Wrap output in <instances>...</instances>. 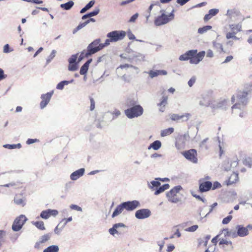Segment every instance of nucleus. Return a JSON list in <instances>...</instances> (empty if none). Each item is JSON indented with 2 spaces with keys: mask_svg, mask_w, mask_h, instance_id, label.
Listing matches in <instances>:
<instances>
[{
  "mask_svg": "<svg viewBox=\"0 0 252 252\" xmlns=\"http://www.w3.org/2000/svg\"><path fill=\"white\" fill-rule=\"evenodd\" d=\"M248 93L246 92H239L236 95V101L232 106L233 113L238 114L242 118L244 116V109L248 103Z\"/></svg>",
  "mask_w": 252,
  "mask_h": 252,
  "instance_id": "nucleus-1",
  "label": "nucleus"
},
{
  "mask_svg": "<svg viewBox=\"0 0 252 252\" xmlns=\"http://www.w3.org/2000/svg\"><path fill=\"white\" fill-rule=\"evenodd\" d=\"M100 41L101 39L100 38H97L88 45L87 48L86 54L87 58H88L102 49L100 44Z\"/></svg>",
  "mask_w": 252,
  "mask_h": 252,
  "instance_id": "nucleus-2",
  "label": "nucleus"
},
{
  "mask_svg": "<svg viewBox=\"0 0 252 252\" xmlns=\"http://www.w3.org/2000/svg\"><path fill=\"white\" fill-rule=\"evenodd\" d=\"M142 107L138 105L130 108H127L125 110V114L129 119H133L141 116L143 113Z\"/></svg>",
  "mask_w": 252,
  "mask_h": 252,
  "instance_id": "nucleus-3",
  "label": "nucleus"
},
{
  "mask_svg": "<svg viewBox=\"0 0 252 252\" xmlns=\"http://www.w3.org/2000/svg\"><path fill=\"white\" fill-rule=\"evenodd\" d=\"M182 187L181 186H177L172 189L166 193V197L168 198L169 201L177 203L180 201V199L177 197V194L181 189Z\"/></svg>",
  "mask_w": 252,
  "mask_h": 252,
  "instance_id": "nucleus-4",
  "label": "nucleus"
},
{
  "mask_svg": "<svg viewBox=\"0 0 252 252\" xmlns=\"http://www.w3.org/2000/svg\"><path fill=\"white\" fill-rule=\"evenodd\" d=\"M126 35V32L124 31H113L107 34V37L112 40V42L123 40Z\"/></svg>",
  "mask_w": 252,
  "mask_h": 252,
  "instance_id": "nucleus-5",
  "label": "nucleus"
},
{
  "mask_svg": "<svg viewBox=\"0 0 252 252\" xmlns=\"http://www.w3.org/2000/svg\"><path fill=\"white\" fill-rule=\"evenodd\" d=\"M189 136L188 133L183 135H179L176 138L175 147L178 150L185 148L186 142L189 140Z\"/></svg>",
  "mask_w": 252,
  "mask_h": 252,
  "instance_id": "nucleus-6",
  "label": "nucleus"
},
{
  "mask_svg": "<svg viewBox=\"0 0 252 252\" xmlns=\"http://www.w3.org/2000/svg\"><path fill=\"white\" fill-rule=\"evenodd\" d=\"M27 220V219L25 215H21L15 220L12 226V230L14 231H19Z\"/></svg>",
  "mask_w": 252,
  "mask_h": 252,
  "instance_id": "nucleus-7",
  "label": "nucleus"
},
{
  "mask_svg": "<svg viewBox=\"0 0 252 252\" xmlns=\"http://www.w3.org/2000/svg\"><path fill=\"white\" fill-rule=\"evenodd\" d=\"M199 104L201 106L209 107L213 104L214 101L211 96L206 94H202L198 98Z\"/></svg>",
  "mask_w": 252,
  "mask_h": 252,
  "instance_id": "nucleus-8",
  "label": "nucleus"
},
{
  "mask_svg": "<svg viewBox=\"0 0 252 252\" xmlns=\"http://www.w3.org/2000/svg\"><path fill=\"white\" fill-rule=\"evenodd\" d=\"M183 156L194 163L197 162V152L195 149H190L183 153Z\"/></svg>",
  "mask_w": 252,
  "mask_h": 252,
  "instance_id": "nucleus-9",
  "label": "nucleus"
},
{
  "mask_svg": "<svg viewBox=\"0 0 252 252\" xmlns=\"http://www.w3.org/2000/svg\"><path fill=\"white\" fill-rule=\"evenodd\" d=\"M53 94L54 91H52L46 94H41V99L42 100L40 103V107L41 109H43L46 107L50 102Z\"/></svg>",
  "mask_w": 252,
  "mask_h": 252,
  "instance_id": "nucleus-10",
  "label": "nucleus"
},
{
  "mask_svg": "<svg viewBox=\"0 0 252 252\" xmlns=\"http://www.w3.org/2000/svg\"><path fill=\"white\" fill-rule=\"evenodd\" d=\"M249 229L252 230V225H248L244 227L242 225H237L236 226V230L237 231V235L239 237H243L249 234Z\"/></svg>",
  "mask_w": 252,
  "mask_h": 252,
  "instance_id": "nucleus-11",
  "label": "nucleus"
},
{
  "mask_svg": "<svg viewBox=\"0 0 252 252\" xmlns=\"http://www.w3.org/2000/svg\"><path fill=\"white\" fill-rule=\"evenodd\" d=\"M151 215V212L148 209H141L135 212V217L139 220H143L149 218Z\"/></svg>",
  "mask_w": 252,
  "mask_h": 252,
  "instance_id": "nucleus-12",
  "label": "nucleus"
},
{
  "mask_svg": "<svg viewBox=\"0 0 252 252\" xmlns=\"http://www.w3.org/2000/svg\"><path fill=\"white\" fill-rule=\"evenodd\" d=\"M78 57V54L72 55L70 58L68 60L69 65L68 66V69L71 71H74L78 69V62H77V59Z\"/></svg>",
  "mask_w": 252,
  "mask_h": 252,
  "instance_id": "nucleus-13",
  "label": "nucleus"
},
{
  "mask_svg": "<svg viewBox=\"0 0 252 252\" xmlns=\"http://www.w3.org/2000/svg\"><path fill=\"white\" fill-rule=\"evenodd\" d=\"M125 209L127 211H132L140 207V203L138 200L127 201L123 202Z\"/></svg>",
  "mask_w": 252,
  "mask_h": 252,
  "instance_id": "nucleus-14",
  "label": "nucleus"
},
{
  "mask_svg": "<svg viewBox=\"0 0 252 252\" xmlns=\"http://www.w3.org/2000/svg\"><path fill=\"white\" fill-rule=\"evenodd\" d=\"M228 103L229 101L225 99L217 102L214 101L213 104L211 105V107L213 111L217 109L226 110L229 106Z\"/></svg>",
  "mask_w": 252,
  "mask_h": 252,
  "instance_id": "nucleus-15",
  "label": "nucleus"
},
{
  "mask_svg": "<svg viewBox=\"0 0 252 252\" xmlns=\"http://www.w3.org/2000/svg\"><path fill=\"white\" fill-rule=\"evenodd\" d=\"M205 55V51H201L198 53H196V54L194 55L193 56H190L189 63L191 64H198L200 61H201Z\"/></svg>",
  "mask_w": 252,
  "mask_h": 252,
  "instance_id": "nucleus-16",
  "label": "nucleus"
},
{
  "mask_svg": "<svg viewBox=\"0 0 252 252\" xmlns=\"http://www.w3.org/2000/svg\"><path fill=\"white\" fill-rule=\"evenodd\" d=\"M170 21V19L168 15L163 13L160 16H158L155 21V24L156 26H159L166 24Z\"/></svg>",
  "mask_w": 252,
  "mask_h": 252,
  "instance_id": "nucleus-17",
  "label": "nucleus"
},
{
  "mask_svg": "<svg viewBox=\"0 0 252 252\" xmlns=\"http://www.w3.org/2000/svg\"><path fill=\"white\" fill-rule=\"evenodd\" d=\"M190 116L189 113H186L185 115H179L178 114H173L171 115L170 118L172 120L175 121L186 122L187 121Z\"/></svg>",
  "mask_w": 252,
  "mask_h": 252,
  "instance_id": "nucleus-18",
  "label": "nucleus"
},
{
  "mask_svg": "<svg viewBox=\"0 0 252 252\" xmlns=\"http://www.w3.org/2000/svg\"><path fill=\"white\" fill-rule=\"evenodd\" d=\"M219 245H222V249L225 251H231L233 248L231 241L223 239L220 240Z\"/></svg>",
  "mask_w": 252,
  "mask_h": 252,
  "instance_id": "nucleus-19",
  "label": "nucleus"
},
{
  "mask_svg": "<svg viewBox=\"0 0 252 252\" xmlns=\"http://www.w3.org/2000/svg\"><path fill=\"white\" fill-rule=\"evenodd\" d=\"M197 52V50H190L186 52L185 54L181 55L179 59L181 61L190 60V56H193L194 55L196 54Z\"/></svg>",
  "mask_w": 252,
  "mask_h": 252,
  "instance_id": "nucleus-20",
  "label": "nucleus"
},
{
  "mask_svg": "<svg viewBox=\"0 0 252 252\" xmlns=\"http://www.w3.org/2000/svg\"><path fill=\"white\" fill-rule=\"evenodd\" d=\"M212 187V183L210 181H204L200 183L199 184V191L201 192H206L209 191Z\"/></svg>",
  "mask_w": 252,
  "mask_h": 252,
  "instance_id": "nucleus-21",
  "label": "nucleus"
},
{
  "mask_svg": "<svg viewBox=\"0 0 252 252\" xmlns=\"http://www.w3.org/2000/svg\"><path fill=\"white\" fill-rule=\"evenodd\" d=\"M84 173L85 169L83 168H80L72 173L70 176V178L71 180L75 181L82 177L84 174Z\"/></svg>",
  "mask_w": 252,
  "mask_h": 252,
  "instance_id": "nucleus-22",
  "label": "nucleus"
},
{
  "mask_svg": "<svg viewBox=\"0 0 252 252\" xmlns=\"http://www.w3.org/2000/svg\"><path fill=\"white\" fill-rule=\"evenodd\" d=\"M168 96L163 95L160 101L158 104V106L159 107V111L163 112L165 110V106L167 104Z\"/></svg>",
  "mask_w": 252,
  "mask_h": 252,
  "instance_id": "nucleus-23",
  "label": "nucleus"
},
{
  "mask_svg": "<svg viewBox=\"0 0 252 252\" xmlns=\"http://www.w3.org/2000/svg\"><path fill=\"white\" fill-rule=\"evenodd\" d=\"M238 179V174L234 172L230 175L228 179L225 181V183L227 186L231 185L236 183Z\"/></svg>",
  "mask_w": 252,
  "mask_h": 252,
  "instance_id": "nucleus-24",
  "label": "nucleus"
},
{
  "mask_svg": "<svg viewBox=\"0 0 252 252\" xmlns=\"http://www.w3.org/2000/svg\"><path fill=\"white\" fill-rule=\"evenodd\" d=\"M219 12V10L217 8H213L209 10L208 13L205 15L204 20L205 21L209 20L212 17L216 15Z\"/></svg>",
  "mask_w": 252,
  "mask_h": 252,
  "instance_id": "nucleus-25",
  "label": "nucleus"
},
{
  "mask_svg": "<svg viewBox=\"0 0 252 252\" xmlns=\"http://www.w3.org/2000/svg\"><path fill=\"white\" fill-rule=\"evenodd\" d=\"M124 209H125V207L123 202L116 207L112 215V218H114L121 214Z\"/></svg>",
  "mask_w": 252,
  "mask_h": 252,
  "instance_id": "nucleus-26",
  "label": "nucleus"
},
{
  "mask_svg": "<svg viewBox=\"0 0 252 252\" xmlns=\"http://www.w3.org/2000/svg\"><path fill=\"white\" fill-rule=\"evenodd\" d=\"M92 62V59L88 60L81 67L80 70V73L81 75H86L88 72L90 64Z\"/></svg>",
  "mask_w": 252,
  "mask_h": 252,
  "instance_id": "nucleus-27",
  "label": "nucleus"
},
{
  "mask_svg": "<svg viewBox=\"0 0 252 252\" xmlns=\"http://www.w3.org/2000/svg\"><path fill=\"white\" fill-rule=\"evenodd\" d=\"M169 185L168 184H165L162 186H159L157 189H156L155 192V195H158L160 193L163 192L164 190L169 188Z\"/></svg>",
  "mask_w": 252,
  "mask_h": 252,
  "instance_id": "nucleus-28",
  "label": "nucleus"
},
{
  "mask_svg": "<svg viewBox=\"0 0 252 252\" xmlns=\"http://www.w3.org/2000/svg\"><path fill=\"white\" fill-rule=\"evenodd\" d=\"M145 55L140 53H135L132 57L133 60L135 59L136 62H141L145 61Z\"/></svg>",
  "mask_w": 252,
  "mask_h": 252,
  "instance_id": "nucleus-29",
  "label": "nucleus"
},
{
  "mask_svg": "<svg viewBox=\"0 0 252 252\" xmlns=\"http://www.w3.org/2000/svg\"><path fill=\"white\" fill-rule=\"evenodd\" d=\"M161 146V143L160 141L156 140L150 144L148 147V149L152 148L155 150H158Z\"/></svg>",
  "mask_w": 252,
  "mask_h": 252,
  "instance_id": "nucleus-30",
  "label": "nucleus"
},
{
  "mask_svg": "<svg viewBox=\"0 0 252 252\" xmlns=\"http://www.w3.org/2000/svg\"><path fill=\"white\" fill-rule=\"evenodd\" d=\"M74 2L72 1H69L66 3L61 4L60 6L62 8L68 10L70 9L74 5Z\"/></svg>",
  "mask_w": 252,
  "mask_h": 252,
  "instance_id": "nucleus-31",
  "label": "nucleus"
},
{
  "mask_svg": "<svg viewBox=\"0 0 252 252\" xmlns=\"http://www.w3.org/2000/svg\"><path fill=\"white\" fill-rule=\"evenodd\" d=\"M174 129L173 127H169L164 129L161 131L160 135L161 137H165L169 135L174 132Z\"/></svg>",
  "mask_w": 252,
  "mask_h": 252,
  "instance_id": "nucleus-32",
  "label": "nucleus"
},
{
  "mask_svg": "<svg viewBox=\"0 0 252 252\" xmlns=\"http://www.w3.org/2000/svg\"><path fill=\"white\" fill-rule=\"evenodd\" d=\"M59 251V248L58 246L52 245L44 250L43 252H58Z\"/></svg>",
  "mask_w": 252,
  "mask_h": 252,
  "instance_id": "nucleus-33",
  "label": "nucleus"
},
{
  "mask_svg": "<svg viewBox=\"0 0 252 252\" xmlns=\"http://www.w3.org/2000/svg\"><path fill=\"white\" fill-rule=\"evenodd\" d=\"M32 223L34 225H35L38 229L41 230H44L45 229L44 222L42 221H33L32 222Z\"/></svg>",
  "mask_w": 252,
  "mask_h": 252,
  "instance_id": "nucleus-34",
  "label": "nucleus"
},
{
  "mask_svg": "<svg viewBox=\"0 0 252 252\" xmlns=\"http://www.w3.org/2000/svg\"><path fill=\"white\" fill-rule=\"evenodd\" d=\"M126 104V106L128 107V108H130L132 107H134L138 105L137 104V102L135 100L131 98H128L127 99Z\"/></svg>",
  "mask_w": 252,
  "mask_h": 252,
  "instance_id": "nucleus-35",
  "label": "nucleus"
},
{
  "mask_svg": "<svg viewBox=\"0 0 252 252\" xmlns=\"http://www.w3.org/2000/svg\"><path fill=\"white\" fill-rule=\"evenodd\" d=\"M229 27L233 32H235L236 33L241 31L242 28L241 24H240L230 25Z\"/></svg>",
  "mask_w": 252,
  "mask_h": 252,
  "instance_id": "nucleus-36",
  "label": "nucleus"
},
{
  "mask_svg": "<svg viewBox=\"0 0 252 252\" xmlns=\"http://www.w3.org/2000/svg\"><path fill=\"white\" fill-rule=\"evenodd\" d=\"M212 28V26H205L202 28H200L198 29V32L199 34H203L208 31L210 30Z\"/></svg>",
  "mask_w": 252,
  "mask_h": 252,
  "instance_id": "nucleus-37",
  "label": "nucleus"
},
{
  "mask_svg": "<svg viewBox=\"0 0 252 252\" xmlns=\"http://www.w3.org/2000/svg\"><path fill=\"white\" fill-rule=\"evenodd\" d=\"M3 147L8 149H20L21 148V145L20 143L17 144H5Z\"/></svg>",
  "mask_w": 252,
  "mask_h": 252,
  "instance_id": "nucleus-38",
  "label": "nucleus"
},
{
  "mask_svg": "<svg viewBox=\"0 0 252 252\" xmlns=\"http://www.w3.org/2000/svg\"><path fill=\"white\" fill-rule=\"evenodd\" d=\"M160 185V183L158 181H152L149 184V187L151 189H157Z\"/></svg>",
  "mask_w": 252,
  "mask_h": 252,
  "instance_id": "nucleus-39",
  "label": "nucleus"
},
{
  "mask_svg": "<svg viewBox=\"0 0 252 252\" xmlns=\"http://www.w3.org/2000/svg\"><path fill=\"white\" fill-rule=\"evenodd\" d=\"M51 237V234L49 233L46 234L42 236H41L39 238V241L42 243H44L48 241Z\"/></svg>",
  "mask_w": 252,
  "mask_h": 252,
  "instance_id": "nucleus-40",
  "label": "nucleus"
},
{
  "mask_svg": "<svg viewBox=\"0 0 252 252\" xmlns=\"http://www.w3.org/2000/svg\"><path fill=\"white\" fill-rule=\"evenodd\" d=\"M236 32H228L226 35L227 39L233 38L235 40H238L239 38L235 36Z\"/></svg>",
  "mask_w": 252,
  "mask_h": 252,
  "instance_id": "nucleus-41",
  "label": "nucleus"
},
{
  "mask_svg": "<svg viewBox=\"0 0 252 252\" xmlns=\"http://www.w3.org/2000/svg\"><path fill=\"white\" fill-rule=\"evenodd\" d=\"M72 220V217H70L68 218L67 219H63L60 221V224H62L63 222V224L61 226L60 230H62V229L64 227V226L66 225V223L68 222L71 221Z\"/></svg>",
  "mask_w": 252,
  "mask_h": 252,
  "instance_id": "nucleus-42",
  "label": "nucleus"
},
{
  "mask_svg": "<svg viewBox=\"0 0 252 252\" xmlns=\"http://www.w3.org/2000/svg\"><path fill=\"white\" fill-rule=\"evenodd\" d=\"M56 54V51L53 50L52 51L50 55L48 57L46 60V64H48L53 59V58L55 57Z\"/></svg>",
  "mask_w": 252,
  "mask_h": 252,
  "instance_id": "nucleus-43",
  "label": "nucleus"
},
{
  "mask_svg": "<svg viewBox=\"0 0 252 252\" xmlns=\"http://www.w3.org/2000/svg\"><path fill=\"white\" fill-rule=\"evenodd\" d=\"M223 168L225 171H229L231 170L230 165V162L228 160H226L224 161L223 163Z\"/></svg>",
  "mask_w": 252,
  "mask_h": 252,
  "instance_id": "nucleus-44",
  "label": "nucleus"
},
{
  "mask_svg": "<svg viewBox=\"0 0 252 252\" xmlns=\"http://www.w3.org/2000/svg\"><path fill=\"white\" fill-rule=\"evenodd\" d=\"M66 83H67V82H66V80H64V81H62L60 82L57 85V87H56L57 89L60 90H63L64 86L65 85H67Z\"/></svg>",
  "mask_w": 252,
  "mask_h": 252,
  "instance_id": "nucleus-45",
  "label": "nucleus"
},
{
  "mask_svg": "<svg viewBox=\"0 0 252 252\" xmlns=\"http://www.w3.org/2000/svg\"><path fill=\"white\" fill-rule=\"evenodd\" d=\"M40 217L44 219H48L50 217V215L48 209L42 211L40 213Z\"/></svg>",
  "mask_w": 252,
  "mask_h": 252,
  "instance_id": "nucleus-46",
  "label": "nucleus"
},
{
  "mask_svg": "<svg viewBox=\"0 0 252 252\" xmlns=\"http://www.w3.org/2000/svg\"><path fill=\"white\" fill-rule=\"evenodd\" d=\"M119 67L122 68V69H124V68H129V67L133 68L134 69H135L136 70H137V73L138 72V67H136L135 66H133L132 65H131V64L126 63L125 64L121 65Z\"/></svg>",
  "mask_w": 252,
  "mask_h": 252,
  "instance_id": "nucleus-47",
  "label": "nucleus"
},
{
  "mask_svg": "<svg viewBox=\"0 0 252 252\" xmlns=\"http://www.w3.org/2000/svg\"><path fill=\"white\" fill-rule=\"evenodd\" d=\"M214 47L218 50L219 52L223 51V47L221 44L217 42H213Z\"/></svg>",
  "mask_w": 252,
  "mask_h": 252,
  "instance_id": "nucleus-48",
  "label": "nucleus"
},
{
  "mask_svg": "<svg viewBox=\"0 0 252 252\" xmlns=\"http://www.w3.org/2000/svg\"><path fill=\"white\" fill-rule=\"evenodd\" d=\"M198 228V226L197 225H193L190 227H189L185 229V230L187 232H194Z\"/></svg>",
  "mask_w": 252,
  "mask_h": 252,
  "instance_id": "nucleus-49",
  "label": "nucleus"
},
{
  "mask_svg": "<svg viewBox=\"0 0 252 252\" xmlns=\"http://www.w3.org/2000/svg\"><path fill=\"white\" fill-rule=\"evenodd\" d=\"M227 236L233 238H235L239 236V235H237V231L236 232L235 230H230V232H227Z\"/></svg>",
  "mask_w": 252,
  "mask_h": 252,
  "instance_id": "nucleus-50",
  "label": "nucleus"
},
{
  "mask_svg": "<svg viewBox=\"0 0 252 252\" xmlns=\"http://www.w3.org/2000/svg\"><path fill=\"white\" fill-rule=\"evenodd\" d=\"M13 51V49H11L9 47V44H6L3 47V52L4 53H8Z\"/></svg>",
  "mask_w": 252,
  "mask_h": 252,
  "instance_id": "nucleus-51",
  "label": "nucleus"
},
{
  "mask_svg": "<svg viewBox=\"0 0 252 252\" xmlns=\"http://www.w3.org/2000/svg\"><path fill=\"white\" fill-rule=\"evenodd\" d=\"M99 11H100V10L98 8H95V9L94 11L88 13V14L91 18L92 17H93V16H94L95 15H97L99 13Z\"/></svg>",
  "mask_w": 252,
  "mask_h": 252,
  "instance_id": "nucleus-52",
  "label": "nucleus"
},
{
  "mask_svg": "<svg viewBox=\"0 0 252 252\" xmlns=\"http://www.w3.org/2000/svg\"><path fill=\"white\" fill-rule=\"evenodd\" d=\"M232 217L231 215H229L222 220V223L224 224H228L232 220Z\"/></svg>",
  "mask_w": 252,
  "mask_h": 252,
  "instance_id": "nucleus-53",
  "label": "nucleus"
},
{
  "mask_svg": "<svg viewBox=\"0 0 252 252\" xmlns=\"http://www.w3.org/2000/svg\"><path fill=\"white\" fill-rule=\"evenodd\" d=\"M157 244L159 247V252H161L165 244V241L164 240H161V241H157Z\"/></svg>",
  "mask_w": 252,
  "mask_h": 252,
  "instance_id": "nucleus-54",
  "label": "nucleus"
},
{
  "mask_svg": "<svg viewBox=\"0 0 252 252\" xmlns=\"http://www.w3.org/2000/svg\"><path fill=\"white\" fill-rule=\"evenodd\" d=\"M14 200V202L17 205H22V206L25 205L24 200L22 198H18L17 197H15Z\"/></svg>",
  "mask_w": 252,
  "mask_h": 252,
  "instance_id": "nucleus-55",
  "label": "nucleus"
},
{
  "mask_svg": "<svg viewBox=\"0 0 252 252\" xmlns=\"http://www.w3.org/2000/svg\"><path fill=\"white\" fill-rule=\"evenodd\" d=\"M147 73L149 74V76L151 78H153L158 76L157 70L153 71V70H151L149 71V72H148Z\"/></svg>",
  "mask_w": 252,
  "mask_h": 252,
  "instance_id": "nucleus-56",
  "label": "nucleus"
},
{
  "mask_svg": "<svg viewBox=\"0 0 252 252\" xmlns=\"http://www.w3.org/2000/svg\"><path fill=\"white\" fill-rule=\"evenodd\" d=\"M231 169L236 167L238 164V159H236L234 160L229 161Z\"/></svg>",
  "mask_w": 252,
  "mask_h": 252,
  "instance_id": "nucleus-57",
  "label": "nucleus"
},
{
  "mask_svg": "<svg viewBox=\"0 0 252 252\" xmlns=\"http://www.w3.org/2000/svg\"><path fill=\"white\" fill-rule=\"evenodd\" d=\"M110 42H112V40H110L109 38H108V39H106L104 43H100L101 47L102 48V49H103L105 47L108 46L110 44Z\"/></svg>",
  "mask_w": 252,
  "mask_h": 252,
  "instance_id": "nucleus-58",
  "label": "nucleus"
},
{
  "mask_svg": "<svg viewBox=\"0 0 252 252\" xmlns=\"http://www.w3.org/2000/svg\"><path fill=\"white\" fill-rule=\"evenodd\" d=\"M70 208L72 210H75L80 211V212L82 211V208L78 206L77 205L71 204V205H70Z\"/></svg>",
  "mask_w": 252,
  "mask_h": 252,
  "instance_id": "nucleus-59",
  "label": "nucleus"
},
{
  "mask_svg": "<svg viewBox=\"0 0 252 252\" xmlns=\"http://www.w3.org/2000/svg\"><path fill=\"white\" fill-rule=\"evenodd\" d=\"M221 187V184L219 182L216 181L214 183L213 185L212 184V187L211 188L213 190H215L217 189L220 188Z\"/></svg>",
  "mask_w": 252,
  "mask_h": 252,
  "instance_id": "nucleus-60",
  "label": "nucleus"
},
{
  "mask_svg": "<svg viewBox=\"0 0 252 252\" xmlns=\"http://www.w3.org/2000/svg\"><path fill=\"white\" fill-rule=\"evenodd\" d=\"M86 52L85 50L83 51L81 53V54L78 58V63H79L80 62H81L85 57L87 58L86 56Z\"/></svg>",
  "mask_w": 252,
  "mask_h": 252,
  "instance_id": "nucleus-61",
  "label": "nucleus"
},
{
  "mask_svg": "<svg viewBox=\"0 0 252 252\" xmlns=\"http://www.w3.org/2000/svg\"><path fill=\"white\" fill-rule=\"evenodd\" d=\"M196 81V78L195 76L192 77L188 81V85L191 87L193 86V85L194 84Z\"/></svg>",
  "mask_w": 252,
  "mask_h": 252,
  "instance_id": "nucleus-62",
  "label": "nucleus"
},
{
  "mask_svg": "<svg viewBox=\"0 0 252 252\" xmlns=\"http://www.w3.org/2000/svg\"><path fill=\"white\" fill-rule=\"evenodd\" d=\"M50 217L51 216H56L58 214V211L57 210L48 209Z\"/></svg>",
  "mask_w": 252,
  "mask_h": 252,
  "instance_id": "nucleus-63",
  "label": "nucleus"
},
{
  "mask_svg": "<svg viewBox=\"0 0 252 252\" xmlns=\"http://www.w3.org/2000/svg\"><path fill=\"white\" fill-rule=\"evenodd\" d=\"M95 3V1L94 0H91L88 4L86 5L85 6L88 10H89L91 7H92Z\"/></svg>",
  "mask_w": 252,
  "mask_h": 252,
  "instance_id": "nucleus-64",
  "label": "nucleus"
}]
</instances>
